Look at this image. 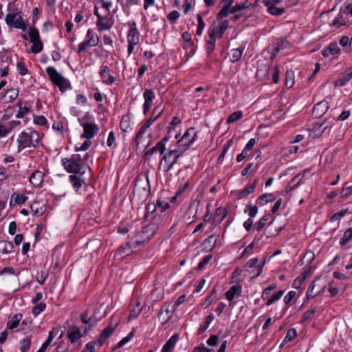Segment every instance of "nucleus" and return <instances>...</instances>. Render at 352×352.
Returning <instances> with one entry per match:
<instances>
[{"label":"nucleus","instance_id":"48","mask_svg":"<svg viewBox=\"0 0 352 352\" xmlns=\"http://www.w3.org/2000/svg\"><path fill=\"white\" fill-rule=\"evenodd\" d=\"M304 178V173H298L295 175L290 181V187H296Z\"/></svg>","mask_w":352,"mask_h":352},{"label":"nucleus","instance_id":"46","mask_svg":"<svg viewBox=\"0 0 352 352\" xmlns=\"http://www.w3.org/2000/svg\"><path fill=\"white\" fill-rule=\"evenodd\" d=\"M19 95V91L16 89H10L6 92L5 97L8 98V102L15 100Z\"/></svg>","mask_w":352,"mask_h":352},{"label":"nucleus","instance_id":"55","mask_svg":"<svg viewBox=\"0 0 352 352\" xmlns=\"http://www.w3.org/2000/svg\"><path fill=\"white\" fill-rule=\"evenodd\" d=\"M120 129L122 131L126 132L129 127V118L128 116H122L120 124Z\"/></svg>","mask_w":352,"mask_h":352},{"label":"nucleus","instance_id":"62","mask_svg":"<svg viewBox=\"0 0 352 352\" xmlns=\"http://www.w3.org/2000/svg\"><path fill=\"white\" fill-rule=\"evenodd\" d=\"M33 120L34 124L43 126L47 123V120L43 116H34Z\"/></svg>","mask_w":352,"mask_h":352},{"label":"nucleus","instance_id":"23","mask_svg":"<svg viewBox=\"0 0 352 352\" xmlns=\"http://www.w3.org/2000/svg\"><path fill=\"white\" fill-rule=\"evenodd\" d=\"M154 232H155V226L154 225H149L146 227H144L142 230V234L147 233V234H148V236L144 240H140V239L135 240V241L134 242L135 244L137 246H138V245L143 244L145 241H148L150 239V236L153 234Z\"/></svg>","mask_w":352,"mask_h":352},{"label":"nucleus","instance_id":"60","mask_svg":"<svg viewBox=\"0 0 352 352\" xmlns=\"http://www.w3.org/2000/svg\"><path fill=\"white\" fill-rule=\"evenodd\" d=\"M276 287V285L275 284H272L269 287H266L261 295V297L263 300L267 299L269 297V295L270 294L271 292L275 289Z\"/></svg>","mask_w":352,"mask_h":352},{"label":"nucleus","instance_id":"45","mask_svg":"<svg viewBox=\"0 0 352 352\" xmlns=\"http://www.w3.org/2000/svg\"><path fill=\"white\" fill-rule=\"evenodd\" d=\"M32 43V45L31 47V52L34 54H38L42 51L43 45L40 39Z\"/></svg>","mask_w":352,"mask_h":352},{"label":"nucleus","instance_id":"13","mask_svg":"<svg viewBox=\"0 0 352 352\" xmlns=\"http://www.w3.org/2000/svg\"><path fill=\"white\" fill-rule=\"evenodd\" d=\"M134 247V244L131 242H127L125 245L120 246L115 253L114 258L120 259L124 258L125 256L129 255L131 252V248Z\"/></svg>","mask_w":352,"mask_h":352},{"label":"nucleus","instance_id":"20","mask_svg":"<svg viewBox=\"0 0 352 352\" xmlns=\"http://www.w3.org/2000/svg\"><path fill=\"white\" fill-rule=\"evenodd\" d=\"M67 337L72 343H74L82 337L81 331L79 327L73 326L68 331Z\"/></svg>","mask_w":352,"mask_h":352},{"label":"nucleus","instance_id":"3","mask_svg":"<svg viewBox=\"0 0 352 352\" xmlns=\"http://www.w3.org/2000/svg\"><path fill=\"white\" fill-rule=\"evenodd\" d=\"M84 160L79 154H74L69 158L62 159V164L69 173H80Z\"/></svg>","mask_w":352,"mask_h":352},{"label":"nucleus","instance_id":"16","mask_svg":"<svg viewBox=\"0 0 352 352\" xmlns=\"http://www.w3.org/2000/svg\"><path fill=\"white\" fill-rule=\"evenodd\" d=\"M242 287L239 285H234L232 286L228 291L226 293V298L231 302L235 297H239L241 295Z\"/></svg>","mask_w":352,"mask_h":352},{"label":"nucleus","instance_id":"59","mask_svg":"<svg viewBox=\"0 0 352 352\" xmlns=\"http://www.w3.org/2000/svg\"><path fill=\"white\" fill-rule=\"evenodd\" d=\"M180 14L177 10H173L167 15V19L171 23H175L179 19Z\"/></svg>","mask_w":352,"mask_h":352},{"label":"nucleus","instance_id":"21","mask_svg":"<svg viewBox=\"0 0 352 352\" xmlns=\"http://www.w3.org/2000/svg\"><path fill=\"white\" fill-rule=\"evenodd\" d=\"M115 330V327L111 325H109L106 327L100 334L97 342H98L99 345L101 346L105 342V340L113 333Z\"/></svg>","mask_w":352,"mask_h":352},{"label":"nucleus","instance_id":"56","mask_svg":"<svg viewBox=\"0 0 352 352\" xmlns=\"http://www.w3.org/2000/svg\"><path fill=\"white\" fill-rule=\"evenodd\" d=\"M316 280H314L307 289V298L308 300L314 298L318 294V292H314V289L316 286Z\"/></svg>","mask_w":352,"mask_h":352},{"label":"nucleus","instance_id":"27","mask_svg":"<svg viewBox=\"0 0 352 352\" xmlns=\"http://www.w3.org/2000/svg\"><path fill=\"white\" fill-rule=\"evenodd\" d=\"M311 267H309L307 269L304 270L302 272V274L294 280V281L292 284L293 287H294L296 289H298L300 287L302 282L306 279L307 276L311 274Z\"/></svg>","mask_w":352,"mask_h":352},{"label":"nucleus","instance_id":"44","mask_svg":"<svg viewBox=\"0 0 352 352\" xmlns=\"http://www.w3.org/2000/svg\"><path fill=\"white\" fill-rule=\"evenodd\" d=\"M227 4L223 7V8L220 10V12L217 14L218 19H222L225 16H227L229 13H230V6L232 4H230L229 1H226Z\"/></svg>","mask_w":352,"mask_h":352},{"label":"nucleus","instance_id":"37","mask_svg":"<svg viewBox=\"0 0 352 352\" xmlns=\"http://www.w3.org/2000/svg\"><path fill=\"white\" fill-rule=\"evenodd\" d=\"M28 197L24 195L13 193L11 196L10 205L11 206L12 204V200H14V202L16 204H23L26 201Z\"/></svg>","mask_w":352,"mask_h":352},{"label":"nucleus","instance_id":"42","mask_svg":"<svg viewBox=\"0 0 352 352\" xmlns=\"http://www.w3.org/2000/svg\"><path fill=\"white\" fill-rule=\"evenodd\" d=\"M243 116V113L241 111H237L232 113L227 119V124L234 123L238 120H239Z\"/></svg>","mask_w":352,"mask_h":352},{"label":"nucleus","instance_id":"24","mask_svg":"<svg viewBox=\"0 0 352 352\" xmlns=\"http://www.w3.org/2000/svg\"><path fill=\"white\" fill-rule=\"evenodd\" d=\"M340 50L336 42L331 43L326 49L322 52L324 57H328L330 55L338 54Z\"/></svg>","mask_w":352,"mask_h":352},{"label":"nucleus","instance_id":"10","mask_svg":"<svg viewBox=\"0 0 352 352\" xmlns=\"http://www.w3.org/2000/svg\"><path fill=\"white\" fill-rule=\"evenodd\" d=\"M143 98L144 100L143 105V111L144 113L146 115L148 112L149 109L152 106L153 101L155 98V93L152 89H146L143 94Z\"/></svg>","mask_w":352,"mask_h":352},{"label":"nucleus","instance_id":"40","mask_svg":"<svg viewBox=\"0 0 352 352\" xmlns=\"http://www.w3.org/2000/svg\"><path fill=\"white\" fill-rule=\"evenodd\" d=\"M276 6L272 4L265 6L267 8V12L272 15L279 16L285 12V10L284 8H277Z\"/></svg>","mask_w":352,"mask_h":352},{"label":"nucleus","instance_id":"22","mask_svg":"<svg viewBox=\"0 0 352 352\" xmlns=\"http://www.w3.org/2000/svg\"><path fill=\"white\" fill-rule=\"evenodd\" d=\"M208 34L209 37H212L214 38H221L224 32H223L221 29L217 27V23L214 22L208 28Z\"/></svg>","mask_w":352,"mask_h":352},{"label":"nucleus","instance_id":"7","mask_svg":"<svg viewBox=\"0 0 352 352\" xmlns=\"http://www.w3.org/2000/svg\"><path fill=\"white\" fill-rule=\"evenodd\" d=\"M5 21L9 27L15 28L23 31L27 29V25L23 21L21 12L19 11L8 13L6 15Z\"/></svg>","mask_w":352,"mask_h":352},{"label":"nucleus","instance_id":"52","mask_svg":"<svg viewBox=\"0 0 352 352\" xmlns=\"http://www.w3.org/2000/svg\"><path fill=\"white\" fill-rule=\"evenodd\" d=\"M270 218V214L264 215L258 222L256 223V230L259 232L261 231L265 225V221H267Z\"/></svg>","mask_w":352,"mask_h":352},{"label":"nucleus","instance_id":"26","mask_svg":"<svg viewBox=\"0 0 352 352\" xmlns=\"http://www.w3.org/2000/svg\"><path fill=\"white\" fill-rule=\"evenodd\" d=\"M100 74L102 78L108 77L107 80H103V82L111 85L115 82V78L109 74V69L107 65H102Z\"/></svg>","mask_w":352,"mask_h":352},{"label":"nucleus","instance_id":"41","mask_svg":"<svg viewBox=\"0 0 352 352\" xmlns=\"http://www.w3.org/2000/svg\"><path fill=\"white\" fill-rule=\"evenodd\" d=\"M352 239V227L347 229L341 238L340 244L344 246Z\"/></svg>","mask_w":352,"mask_h":352},{"label":"nucleus","instance_id":"31","mask_svg":"<svg viewBox=\"0 0 352 352\" xmlns=\"http://www.w3.org/2000/svg\"><path fill=\"white\" fill-rule=\"evenodd\" d=\"M162 111L163 110L162 109H160L159 107H156L153 109L151 116L148 119L144 124L150 127V126L161 116Z\"/></svg>","mask_w":352,"mask_h":352},{"label":"nucleus","instance_id":"18","mask_svg":"<svg viewBox=\"0 0 352 352\" xmlns=\"http://www.w3.org/2000/svg\"><path fill=\"white\" fill-rule=\"evenodd\" d=\"M329 126L326 120L322 123H316L311 129L312 133H314V137H320Z\"/></svg>","mask_w":352,"mask_h":352},{"label":"nucleus","instance_id":"1","mask_svg":"<svg viewBox=\"0 0 352 352\" xmlns=\"http://www.w3.org/2000/svg\"><path fill=\"white\" fill-rule=\"evenodd\" d=\"M40 134L38 132L34 130H29L28 131H22L19 135L18 142V151L21 152L28 147L36 148L38 146L40 142Z\"/></svg>","mask_w":352,"mask_h":352},{"label":"nucleus","instance_id":"35","mask_svg":"<svg viewBox=\"0 0 352 352\" xmlns=\"http://www.w3.org/2000/svg\"><path fill=\"white\" fill-rule=\"evenodd\" d=\"M243 52V47H239V48L232 50L230 53V60L233 63H235V62L239 60L240 58H241Z\"/></svg>","mask_w":352,"mask_h":352},{"label":"nucleus","instance_id":"9","mask_svg":"<svg viewBox=\"0 0 352 352\" xmlns=\"http://www.w3.org/2000/svg\"><path fill=\"white\" fill-rule=\"evenodd\" d=\"M175 309L170 304H166L161 307L160 312L159 313V319L162 324L166 323L173 316Z\"/></svg>","mask_w":352,"mask_h":352},{"label":"nucleus","instance_id":"36","mask_svg":"<svg viewBox=\"0 0 352 352\" xmlns=\"http://www.w3.org/2000/svg\"><path fill=\"white\" fill-rule=\"evenodd\" d=\"M30 209L33 215L36 217L41 216L45 210L44 207L40 206L38 202H34L32 204H31Z\"/></svg>","mask_w":352,"mask_h":352},{"label":"nucleus","instance_id":"17","mask_svg":"<svg viewBox=\"0 0 352 352\" xmlns=\"http://www.w3.org/2000/svg\"><path fill=\"white\" fill-rule=\"evenodd\" d=\"M149 127L147 126L146 124H143L141 128L140 129L139 131L136 134V136L134 139V144L136 145V146H139L140 144H143L145 147H147L149 144L147 143L146 144H144V135Z\"/></svg>","mask_w":352,"mask_h":352},{"label":"nucleus","instance_id":"15","mask_svg":"<svg viewBox=\"0 0 352 352\" xmlns=\"http://www.w3.org/2000/svg\"><path fill=\"white\" fill-rule=\"evenodd\" d=\"M329 105L328 102L327 101H321L318 103H317L313 109V114L316 117H321L328 110Z\"/></svg>","mask_w":352,"mask_h":352},{"label":"nucleus","instance_id":"51","mask_svg":"<svg viewBox=\"0 0 352 352\" xmlns=\"http://www.w3.org/2000/svg\"><path fill=\"white\" fill-rule=\"evenodd\" d=\"M46 307V305L45 303L43 302H40L37 305H36L33 308H32V314L34 316H37L38 315H39L42 311H43L45 310Z\"/></svg>","mask_w":352,"mask_h":352},{"label":"nucleus","instance_id":"12","mask_svg":"<svg viewBox=\"0 0 352 352\" xmlns=\"http://www.w3.org/2000/svg\"><path fill=\"white\" fill-rule=\"evenodd\" d=\"M270 65L265 64L262 61L258 62V67L256 71V77L261 80H267L270 78L269 76Z\"/></svg>","mask_w":352,"mask_h":352},{"label":"nucleus","instance_id":"28","mask_svg":"<svg viewBox=\"0 0 352 352\" xmlns=\"http://www.w3.org/2000/svg\"><path fill=\"white\" fill-rule=\"evenodd\" d=\"M14 245L12 242L1 240L0 241V254H8L13 251Z\"/></svg>","mask_w":352,"mask_h":352},{"label":"nucleus","instance_id":"32","mask_svg":"<svg viewBox=\"0 0 352 352\" xmlns=\"http://www.w3.org/2000/svg\"><path fill=\"white\" fill-rule=\"evenodd\" d=\"M165 145L162 144V142H158L157 144L152 147L151 148L148 149L145 153V157H147L148 156L152 155L155 151H159L160 154H163L165 151Z\"/></svg>","mask_w":352,"mask_h":352},{"label":"nucleus","instance_id":"54","mask_svg":"<svg viewBox=\"0 0 352 352\" xmlns=\"http://www.w3.org/2000/svg\"><path fill=\"white\" fill-rule=\"evenodd\" d=\"M29 36L31 42L40 39L38 31L34 28L31 27L29 29Z\"/></svg>","mask_w":352,"mask_h":352},{"label":"nucleus","instance_id":"19","mask_svg":"<svg viewBox=\"0 0 352 352\" xmlns=\"http://www.w3.org/2000/svg\"><path fill=\"white\" fill-rule=\"evenodd\" d=\"M43 173L39 170L34 171L29 179L30 182L35 187L40 186L43 180Z\"/></svg>","mask_w":352,"mask_h":352},{"label":"nucleus","instance_id":"25","mask_svg":"<svg viewBox=\"0 0 352 352\" xmlns=\"http://www.w3.org/2000/svg\"><path fill=\"white\" fill-rule=\"evenodd\" d=\"M178 340L177 333H174L163 346L161 352H171Z\"/></svg>","mask_w":352,"mask_h":352},{"label":"nucleus","instance_id":"30","mask_svg":"<svg viewBox=\"0 0 352 352\" xmlns=\"http://www.w3.org/2000/svg\"><path fill=\"white\" fill-rule=\"evenodd\" d=\"M256 182H257V180L256 179V180H254V182L252 184H250L245 189H243V190L240 191L237 194V199H241L242 198H244V197L248 196L252 192H253L254 189H255V188H256Z\"/></svg>","mask_w":352,"mask_h":352},{"label":"nucleus","instance_id":"5","mask_svg":"<svg viewBox=\"0 0 352 352\" xmlns=\"http://www.w3.org/2000/svg\"><path fill=\"white\" fill-rule=\"evenodd\" d=\"M181 154L177 150H170L161 159L158 168H162L164 172H168L175 164Z\"/></svg>","mask_w":352,"mask_h":352},{"label":"nucleus","instance_id":"50","mask_svg":"<svg viewBox=\"0 0 352 352\" xmlns=\"http://www.w3.org/2000/svg\"><path fill=\"white\" fill-rule=\"evenodd\" d=\"M296 335H297V333H296V331L295 329L292 328V329H289L287 332L285 337L284 341H283V344H281V346L286 342L294 339L296 338Z\"/></svg>","mask_w":352,"mask_h":352},{"label":"nucleus","instance_id":"47","mask_svg":"<svg viewBox=\"0 0 352 352\" xmlns=\"http://www.w3.org/2000/svg\"><path fill=\"white\" fill-rule=\"evenodd\" d=\"M69 179L74 188L78 190L82 186V181L81 179L75 175H72L69 176Z\"/></svg>","mask_w":352,"mask_h":352},{"label":"nucleus","instance_id":"53","mask_svg":"<svg viewBox=\"0 0 352 352\" xmlns=\"http://www.w3.org/2000/svg\"><path fill=\"white\" fill-rule=\"evenodd\" d=\"M197 21H198V25H197L196 34L198 36H201L202 34L203 30L205 28V23L203 20L202 16L200 14H199L197 16Z\"/></svg>","mask_w":352,"mask_h":352},{"label":"nucleus","instance_id":"43","mask_svg":"<svg viewBox=\"0 0 352 352\" xmlns=\"http://www.w3.org/2000/svg\"><path fill=\"white\" fill-rule=\"evenodd\" d=\"M17 106L19 107V109L16 114V118H21L24 116V115L27 114L30 112V107H23L22 106V102L18 101Z\"/></svg>","mask_w":352,"mask_h":352},{"label":"nucleus","instance_id":"29","mask_svg":"<svg viewBox=\"0 0 352 352\" xmlns=\"http://www.w3.org/2000/svg\"><path fill=\"white\" fill-rule=\"evenodd\" d=\"M258 262V259L257 258H254L249 260L247 263V265L250 268L256 267L257 272L252 278H256L261 274L262 267L265 264V261H263L261 265H257Z\"/></svg>","mask_w":352,"mask_h":352},{"label":"nucleus","instance_id":"33","mask_svg":"<svg viewBox=\"0 0 352 352\" xmlns=\"http://www.w3.org/2000/svg\"><path fill=\"white\" fill-rule=\"evenodd\" d=\"M276 199V197L274 196V194H272V193H265L262 195H261L256 202L259 204V205H264L268 202H271V201H274Z\"/></svg>","mask_w":352,"mask_h":352},{"label":"nucleus","instance_id":"39","mask_svg":"<svg viewBox=\"0 0 352 352\" xmlns=\"http://www.w3.org/2000/svg\"><path fill=\"white\" fill-rule=\"evenodd\" d=\"M20 351L21 352H28L31 346L32 341L30 337H26L21 340L20 342Z\"/></svg>","mask_w":352,"mask_h":352},{"label":"nucleus","instance_id":"34","mask_svg":"<svg viewBox=\"0 0 352 352\" xmlns=\"http://www.w3.org/2000/svg\"><path fill=\"white\" fill-rule=\"evenodd\" d=\"M22 318L21 314H15L10 320L7 323V329H13L17 327L19 324V322Z\"/></svg>","mask_w":352,"mask_h":352},{"label":"nucleus","instance_id":"4","mask_svg":"<svg viewBox=\"0 0 352 352\" xmlns=\"http://www.w3.org/2000/svg\"><path fill=\"white\" fill-rule=\"evenodd\" d=\"M45 72L51 81L57 86L61 91H65L70 87L69 81L65 78L54 67H48Z\"/></svg>","mask_w":352,"mask_h":352},{"label":"nucleus","instance_id":"49","mask_svg":"<svg viewBox=\"0 0 352 352\" xmlns=\"http://www.w3.org/2000/svg\"><path fill=\"white\" fill-rule=\"evenodd\" d=\"M247 8H248V1L245 0L244 2L236 3L234 6L232 7L230 10V13L234 14L238 11H240Z\"/></svg>","mask_w":352,"mask_h":352},{"label":"nucleus","instance_id":"8","mask_svg":"<svg viewBox=\"0 0 352 352\" xmlns=\"http://www.w3.org/2000/svg\"><path fill=\"white\" fill-rule=\"evenodd\" d=\"M86 37L87 40L79 45L78 54L84 52L87 47H95L99 43L100 37L92 30H87Z\"/></svg>","mask_w":352,"mask_h":352},{"label":"nucleus","instance_id":"63","mask_svg":"<svg viewBox=\"0 0 352 352\" xmlns=\"http://www.w3.org/2000/svg\"><path fill=\"white\" fill-rule=\"evenodd\" d=\"M348 212V209L346 208L344 210H340L336 213H334L331 217V221H337V220H339L341 217H342L346 212Z\"/></svg>","mask_w":352,"mask_h":352},{"label":"nucleus","instance_id":"58","mask_svg":"<svg viewBox=\"0 0 352 352\" xmlns=\"http://www.w3.org/2000/svg\"><path fill=\"white\" fill-rule=\"evenodd\" d=\"M215 38L212 37H209V39L206 41V51L208 54H210L213 52L215 47Z\"/></svg>","mask_w":352,"mask_h":352},{"label":"nucleus","instance_id":"61","mask_svg":"<svg viewBox=\"0 0 352 352\" xmlns=\"http://www.w3.org/2000/svg\"><path fill=\"white\" fill-rule=\"evenodd\" d=\"M133 336V333L131 332L128 336L123 338L116 345L115 349H118L122 347L125 344L129 342Z\"/></svg>","mask_w":352,"mask_h":352},{"label":"nucleus","instance_id":"64","mask_svg":"<svg viewBox=\"0 0 352 352\" xmlns=\"http://www.w3.org/2000/svg\"><path fill=\"white\" fill-rule=\"evenodd\" d=\"M247 208L248 209V215L250 219L255 217L258 212V207L256 206H252L251 204L247 205Z\"/></svg>","mask_w":352,"mask_h":352},{"label":"nucleus","instance_id":"14","mask_svg":"<svg viewBox=\"0 0 352 352\" xmlns=\"http://www.w3.org/2000/svg\"><path fill=\"white\" fill-rule=\"evenodd\" d=\"M127 41L128 43H132L133 44H138L139 43L140 34L135 22H133L129 25V32L127 35Z\"/></svg>","mask_w":352,"mask_h":352},{"label":"nucleus","instance_id":"38","mask_svg":"<svg viewBox=\"0 0 352 352\" xmlns=\"http://www.w3.org/2000/svg\"><path fill=\"white\" fill-rule=\"evenodd\" d=\"M294 84V74L292 71H287L285 78V85L287 88H291Z\"/></svg>","mask_w":352,"mask_h":352},{"label":"nucleus","instance_id":"2","mask_svg":"<svg viewBox=\"0 0 352 352\" xmlns=\"http://www.w3.org/2000/svg\"><path fill=\"white\" fill-rule=\"evenodd\" d=\"M197 137V133L195 128H189L182 137L177 142V151L183 154L195 142Z\"/></svg>","mask_w":352,"mask_h":352},{"label":"nucleus","instance_id":"57","mask_svg":"<svg viewBox=\"0 0 352 352\" xmlns=\"http://www.w3.org/2000/svg\"><path fill=\"white\" fill-rule=\"evenodd\" d=\"M343 13H341L333 21L332 25L336 28H340L342 25L346 24V21L343 19Z\"/></svg>","mask_w":352,"mask_h":352},{"label":"nucleus","instance_id":"11","mask_svg":"<svg viewBox=\"0 0 352 352\" xmlns=\"http://www.w3.org/2000/svg\"><path fill=\"white\" fill-rule=\"evenodd\" d=\"M82 126L84 133L82 135V137L88 140L92 138L95 135H96L99 130L98 126L95 123H85Z\"/></svg>","mask_w":352,"mask_h":352},{"label":"nucleus","instance_id":"6","mask_svg":"<svg viewBox=\"0 0 352 352\" xmlns=\"http://www.w3.org/2000/svg\"><path fill=\"white\" fill-rule=\"evenodd\" d=\"M94 14L97 16L96 25L99 31L108 30L114 25L113 16H110L109 13H100L97 6L94 8Z\"/></svg>","mask_w":352,"mask_h":352}]
</instances>
